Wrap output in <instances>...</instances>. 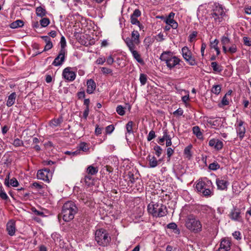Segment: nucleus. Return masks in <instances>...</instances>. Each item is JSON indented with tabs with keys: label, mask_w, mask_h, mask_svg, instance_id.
<instances>
[{
	"label": "nucleus",
	"mask_w": 251,
	"mask_h": 251,
	"mask_svg": "<svg viewBox=\"0 0 251 251\" xmlns=\"http://www.w3.org/2000/svg\"><path fill=\"white\" fill-rule=\"evenodd\" d=\"M78 208L74 202L68 201L65 202L62 208L61 215L65 222H70L74 218L75 214L77 212Z\"/></svg>",
	"instance_id": "obj_1"
},
{
	"label": "nucleus",
	"mask_w": 251,
	"mask_h": 251,
	"mask_svg": "<svg viewBox=\"0 0 251 251\" xmlns=\"http://www.w3.org/2000/svg\"><path fill=\"white\" fill-rule=\"evenodd\" d=\"M148 212L155 217H162L167 214L166 206L159 203L151 202L148 205Z\"/></svg>",
	"instance_id": "obj_2"
},
{
	"label": "nucleus",
	"mask_w": 251,
	"mask_h": 251,
	"mask_svg": "<svg viewBox=\"0 0 251 251\" xmlns=\"http://www.w3.org/2000/svg\"><path fill=\"white\" fill-rule=\"evenodd\" d=\"M185 225L188 229L194 233L199 232L202 230V225L201 222L193 215L187 216Z\"/></svg>",
	"instance_id": "obj_3"
},
{
	"label": "nucleus",
	"mask_w": 251,
	"mask_h": 251,
	"mask_svg": "<svg viewBox=\"0 0 251 251\" xmlns=\"http://www.w3.org/2000/svg\"><path fill=\"white\" fill-rule=\"evenodd\" d=\"M213 184L210 180L205 177L202 180H199L196 184V188L198 191L202 193L205 197L209 196L211 193L210 188H212Z\"/></svg>",
	"instance_id": "obj_4"
},
{
	"label": "nucleus",
	"mask_w": 251,
	"mask_h": 251,
	"mask_svg": "<svg viewBox=\"0 0 251 251\" xmlns=\"http://www.w3.org/2000/svg\"><path fill=\"white\" fill-rule=\"evenodd\" d=\"M95 240L99 245L105 247L110 242L111 237L105 229L100 228L95 232Z\"/></svg>",
	"instance_id": "obj_5"
},
{
	"label": "nucleus",
	"mask_w": 251,
	"mask_h": 251,
	"mask_svg": "<svg viewBox=\"0 0 251 251\" xmlns=\"http://www.w3.org/2000/svg\"><path fill=\"white\" fill-rule=\"evenodd\" d=\"M160 59L161 61L165 62L167 66L170 69L175 67L180 61L170 51H164L160 55Z\"/></svg>",
	"instance_id": "obj_6"
},
{
	"label": "nucleus",
	"mask_w": 251,
	"mask_h": 251,
	"mask_svg": "<svg viewBox=\"0 0 251 251\" xmlns=\"http://www.w3.org/2000/svg\"><path fill=\"white\" fill-rule=\"evenodd\" d=\"M182 54L185 60L191 66H195L197 64V61L189 48L185 46L181 49Z\"/></svg>",
	"instance_id": "obj_7"
},
{
	"label": "nucleus",
	"mask_w": 251,
	"mask_h": 251,
	"mask_svg": "<svg viewBox=\"0 0 251 251\" xmlns=\"http://www.w3.org/2000/svg\"><path fill=\"white\" fill-rule=\"evenodd\" d=\"M211 17L214 18L215 22L220 23L223 20V17L225 15L222 6H215L211 13Z\"/></svg>",
	"instance_id": "obj_8"
},
{
	"label": "nucleus",
	"mask_w": 251,
	"mask_h": 251,
	"mask_svg": "<svg viewBox=\"0 0 251 251\" xmlns=\"http://www.w3.org/2000/svg\"><path fill=\"white\" fill-rule=\"evenodd\" d=\"M52 176V173L50 169H45L39 170L37 172V177L38 179L43 180L45 181L49 182Z\"/></svg>",
	"instance_id": "obj_9"
},
{
	"label": "nucleus",
	"mask_w": 251,
	"mask_h": 251,
	"mask_svg": "<svg viewBox=\"0 0 251 251\" xmlns=\"http://www.w3.org/2000/svg\"><path fill=\"white\" fill-rule=\"evenodd\" d=\"M228 216L229 218L234 221L240 222L242 220L241 210L236 206L233 207Z\"/></svg>",
	"instance_id": "obj_10"
},
{
	"label": "nucleus",
	"mask_w": 251,
	"mask_h": 251,
	"mask_svg": "<svg viewBox=\"0 0 251 251\" xmlns=\"http://www.w3.org/2000/svg\"><path fill=\"white\" fill-rule=\"evenodd\" d=\"M217 188L220 190H226L229 185V182L225 176L217 178L216 180Z\"/></svg>",
	"instance_id": "obj_11"
},
{
	"label": "nucleus",
	"mask_w": 251,
	"mask_h": 251,
	"mask_svg": "<svg viewBox=\"0 0 251 251\" xmlns=\"http://www.w3.org/2000/svg\"><path fill=\"white\" fill-rule=\"evenodd\" d=\"M237 122L238 123L235 125L236 132L240 139L241 140L245 136L246 128L245 126H243L244 122L243 121L237 120Z\"/></svg>",
	"instance_id": "obj_12"
},
{
	"label": "nucleus",
	"mask_w": 251,
	"mask_h": 251,
	"mask_svg": "<svg viewBox=\"0 0 251 251\" xmlns=\"http://www.w3.org/2000/svg\"><path fill=\"white\" fill-rule=\"evenodd\" d=\"M66 53L67 51H64L63 50H60L58 55L55 58L52 65L54 66L61 65L65 61Z\"/></svg>",
	"instance_id": "obj_13"
},
{
	"label": "nucleus",
	"mask_w": 251,
	"mask_h": 251,
	"mask_svg": "<svg viewBox=\"0 0 251 251\" xmlns=\"http://www.w3.org/2000/svg\"><path fill=\"white\" fill-rule=\"evenodd\" d=\"M62 75L65 79L70 81L74 80L76 77L75 73L71 71V68L69 67L65 68L63 70Z\"/></svg>",
	"instance_id": "obj_14"
},
{
	"label": "nucleus",
	"mask_w": 251,
	"mask_h": 251,
	"mask_svg": "<svg viewBox=\"0 0 251 251\" xmlns=\"http://www.w3.org/2000/svg\"><path fill=\"white\" fill-rule=\"evenodd\" d=\"M208 144L209 146L213 148L216 151L221 150L224 146L223 142L217 139L210 140Z\"/></svg>",
	"instance_id": "obj_15"
},
{
	"label": "nucleus",
	"mask_w": 251,
	"mask_h": 251,
	"mask_svg": "<svg viewBox=\"0 0 251 251\" xmlns=\"http://www.w3.org/2000/svg\"><path fill=\"white\" fill-rule=\"evenodd\" d=\"M175 13L171 12L167 17L165 23L173 29H176L178 26L177 23L174 20Z\"/></svg>",
	"instance_id": "obj_16"
},
{
	"label": "nucleus",
	"mask_w": 251,
	"mask_h": 251,
	"mask_svg": "<svg viewBox=\"0 0 251 251\" xmlns=\"http://www.w3.org/2000/svg\"><path fill=\"white\" fill-rule=\"evenodd\" d=\"M16 230L15 222L13 220H10L6 225V230L10 236H13L15 234Z\"/></svg>",
	"instance_id": "obj_17"
},
{
	"label": "nucleus",
	"mask_w": 251,
	"mask_h": 251,
	"mask_svg": "<svg viewBox=\"0 0 251 251\" xmlns=\"http://www.w3.org/2000/svg\"><path fill=\"white\" fill-rule=\"evenodd\" d=\"M9 174L5 178L4 180V184L7 186L9 187L10 186H12L13 187H17L19 185V182L16 178L15 177H13L11 179H9Z\"/></svg>",
	"instance_id": "obj_18"
},
{
	"label": "nucleus",
	"mask_w": 251,
	"mask_h": 251,
	"mask_svg": "<svg viewBox=\"0 0 251 251\" xmlns=\"http://www.w3.org/2000/svg\"><path fill=\"white\" fill-rule=\"evenodd\" d=\"M87 89L86 92L88 94H92L96 88V85L95 81L92 79L87 80L86 82Z\"/></svg>",
	"instance_id": "obj_19"
},
{
	"label": "nucleus",
	"mask_w": 251,
	"mask_h": 251,
	"mask_svg": "<svg viewBox=\"0 0 251 251\" xmlns=\"http://www.w3.org/2000/svg\"><path fill=\"white\" fill-rule=\"evenodd\" d=\"M141 12L139 9H135L130 16V22L133 25L140 24V22L138 20L137 17L140 16Z\"/></svg>",
	"instance_id": "obj_20"
},
{
	"label": "nucleus",
	"mask_w": 251,
	"mask_h": 251,
	"mask_svg": "<svg viewBox=\"0 0 251 251\" xmlns=\"http://www.w3.org/2000/svg\"><path fill=\"white\" fill-rule=\"evenodd\" d=\"M134 125V123L131 121L128 122V123L126 125V129L127 132V133H126V139L127 141H128V140L127 136L128 135H130V134L133 135L134 131L133 127Z\"/></svg>",
	"instance_id": "obj_21"
},
{
	"label": "nucleus",
	"mask_w": 251,
	"mask_h": 251,
	"mask_svg": "<svg viewBox=\"0 0 251 251\" xmlns=\"http://www.w3.org/2000/svg\"><path fill=\"white\" fill-rule=\"evenodd\" d=\"M125 42L126 43V45L128 47L129 50L130 52L132 51L133 50H135L136 48L135 45H136L135 43H134V41L130 38H126L125 40Z\"/></svg>",
	"instance_id": "obj_22"
},
{
	"label": "nucleus",
	"mask_w": 251,
	"mask_h": 251,
	"mask_svg": "<svg viewBox=\"0 0 251 251\" xmlns=\"http://www.w3.org/2000/svg\"><path fill=\"white\" fill-rule=\"evenodd\" d=\"M16 98V94L15 92L12 93L8 97V100L6 102V105L8 107L12 106L15 102Z\"/></svg>",
	"instance_id": "obj_23"
},
{
	"label": "nucleus",
	"mask_w": 251,
	"mask_h": 251,
	"mask_svg": "<svg viewBox=\"0 0 251 251\" xmlns=\"http://www.w3.org/2000/svg\"><path fill=\"white\" fill-rule=\"evenodd\" d=\"M231 243L227 239H223L222 240L220 247H222L223 249L229 251L230 249Z\"/></svg>",
	"instance_id": "obj_24"
},
{
	"label": "nucleus",
	"mask_w": 251,
	"mask_h": 251,
	"mask_svg": "<svg viewBox=\"0 0 251 251\" xmlns=\"http://www.w3.org/2000/svg\"><path fill=\"white\" fill-rule=\"evenodd\" d=\"M89 145L85 142L80 143L77 147V150L79 151V153H80L81 151L84 152H88L89 151Z\"/></svg>",
	"instance_id": "obj_25"
},
{
	"label": "nucleus",
	"mask_w": 251,
	"mask_h": 251,
	"mask_svg": "<svg viewBox=\"0 0 251 251\" xmlns=\"http://www.w3.org/2000/svg\"><path fill=\"white\" fill-rule=\"evenodd\" d=\"M36 13L37 16L42 18L46 16L47 12L45 8L41 6H39L36 8Z\"/></svg>",
	"instance_id": "obj_26"
},
{
	"label": "nucleus",
	"mask_w": 251,
	"mask_h": 251,
	"mask_svg": "<svg viewBox=\"0 0 251 251\" xmlns=\"http://www.w3.org/2000/svg\"><path fill=\"white\" fill-rule=\"evenodd\" d=\"M133 58L139 63L143 64L144 61L142 59L140 54L135 50L131 51Z\"/></svg>",
	"instance_id": "obj_27"
},
{
	"label": "nucleus",
	"mask_w": 251,
	"mask_h": 251,
	"mask_svg": "<svg viewBox=\"0 0 251 251\" xmlns=\"http://www.w3.org/2000/svg\"><path fill=\"white\" fill-rule=\"evenodd\" d=\"M148 157H149V162L150 168H155L158 165V161L154 156H152L150 158L149 155Z\"/></svg>",
	"instance_id": "obj_28"
},
{
	"label": "nucleus",
	"mask_w": 251,
	"mask_h": 251,
	"mask_svg": "<svg viewBox=\"0 0 251 251\" xmlns=\"http://www.w3.org/2000/svg\"><path fill=\"white\" fill-rule=\"evenodd\" d=\"M139 36V33L137 31L134 30L131 33L132 39L137 45L140 43Z\"/></svg>",
	"instance_id": "obj_29"
},
{
	"label": "nucleus",
	"mask_w": 251,
	"mask_h": 251,
	"mask_svg": "<svg viewBox=\"0 0 251 251\" xmlns=\"http://www.w3.org/2000/svg\"><path fill=\"white\" fill-rule=\"evenodd\" d=\"M211 66L214 72L221 73L223 70L222 67L219 65L216 62H211Z\"/></svg>",
	"instance_id": "obj_30"
},
{
	"label": "nucleus",
	"mask_w": 251,
	"mask_h": 251,
	"mask_svg": "<svg viewBox=\"0 0 251 251\" xmlns=\"http://www.w3.org/2000/svg\"><path fill=\"white\" fill-rule=\"evenodd\" d=\"M2 160L3 163L7 166L10 165L12 161V157L8 153L5 154L2 157Z\"/></svg>",
	"instance_id": "obj_31"
},
{
	"label": "nucleus",
	"mask_w": 251,
	"mask_h": 251,
	"mask_svg": "<svg viewBox=\"0 0 251 251\" xmlns=\"http://www.w3.org/2000/svg\"><path fill=\"white\" fill-rule=\"evenodd\" d=\"M23 25V21L20 20H18L11 23L10 25V26L12 28H16L18 27H22Z\"/></svg>",
	"instance_id": "obj_32"
},
{
	"label": "nucleus",
	"mask_w": 251,
	"mask_h": 251,
	"mask_svg": "<svg viewBox=\"0 0 251 251\" xmlns=\"http://www.w3.org/2000/svg\"><path fill=\"white\" fill-rule=\"evenodd\" d=\"M98 172V168L92 166H89L87 169V173L89 175H94L96 174Z\"/></svg>",
	"instance_id": "obj_33"
},
{
	"label": "nucleus",
	"mask_w": 251,
	"mask_h": 251,
	"mask_svg": "<svg viewBox=\"0 0 251 251\" xmlns=\"http://www.w3.org/2000/svg\"><path fill=\"white\" fill-rule=\"evenodd\" d=\"M192 148V146L190 145L187 147H186L184 151V153L186 156V157L190 159L192 156V154L191 152V150Z\"/></svg>",
	"instance_id": "obj_34"
},
{
	"label": "nucleus",
	"mask_w": 251,
	"mask_h": 251,
	"mask_svg": "<svg viewBox=\"0 0 251 251\" xmlns=\"http://www.w3.org/2000/svg\"><path fill=\"white\" fill-rule=\"evenodd\" d=\"M220 167V166L217 161H214V162L210 163L208 166V168L213 171H216L219 169Z\"/></svg>",
	"instance_id": "obj_35"
},
{
	"label": "nucleus",
	"mask_w": 251,
	"mask_h": 251,
	"mask_svg": "<svg viewBox=\"0 0 251 251\" xmlns=\"http://www.w3.org/2000/svg\"><path fill=\"white\" fill-rule=\"evenodd\" d=\"M221 91V86L220 85H214L211 89V92L215 94V95H218L219 94Z\"/></svg>",
	"instance_id": "obj_36"
},
{
	"label": "nucleus",
	"mask_w": 251,
	"mask_h": 251,
	"mask_svg": "<svg viewBox=\"0 0 251 251\" xmlns=\"http://www.w3.org/2000/svg\"><path fill=\"white\" fill-rule=\"evenodd\" d=\"M40 23L42 27H45L49 25L50 21L48 18H43L40 21Z\"/></svg>",
	"instance_id": "obj_37"
},
{
	"label": "nucleus",
	"mask_w": 251,
	"mask_h": 251,
	"mask_svg": "<svg viewBox=\"0 0 251 251\" xmlns=\"http://www.w3.org/2000/svg\"><path fill=\"white\" fill-rule=\"evenodd\" d=\"M62 122V118H58L56 119L52 120L50 121V125L51 126H59Z\"/></svg>",
	"instance_id": "obj_38"
},
{
	"label": "nucleus",
	"mask_w": 251,
	"mask_h": 251,
	"mask_svg": "<svg viewBox=\"0 0 251 251\" xmlns=\"http://www.w3.org/2000/svg\"><path fill=\"white\" fill-rule=\"evenodd\" d=\"M84 181L86 185L90 186L93 184L92 177L90 175H86L84 178Z\"/></svg>",
	"instance_id": "obj_39"
},
{
	"label": "nucleus",
	"mask_w": 251,
	"mask_h": 251,
	"mask_svg": "<svg viewBox=\"0 0 251 251\" xmlns=\"http://www.w3.org/2000/svg\"><path fill=\"white\" fill-rule=\"evenodd\" d=\"M125 109H126V107H124L122 105H119L116 108V112L120 115L123 116L125 114Z\"/></svg>",
	"instance_id": "obj_40"
},
{
	"label": "nucleus",
	"mask_w": 251,
	"mask_h": 251,
	"mask_svg": "<svg viewBox=\"0 0 251 251\" xmlns=\"http://www.w3.org/2000/svg\"><path fill=\"white\" fill-rule=\"evenodd\" d=\"M167 228H168L176 230V231H175V232L176 233H179V230L178 229H177V226L176 223H170L167 225Z\"/></svg>",
	"instance_id": "obj_41"
},
{
	"label": "nucleus",
	"mask_w": 251,
	"mask_h": 251,
	"mask_svg": "<svg viewBox=\"0 0 251 251\" xmlns=\"http://www.w3.org/2000/svg\"><path fill=\"white\" fill-rule=\"evenodd\" d=\"M193 132L198 137L202 135V133L200 131V128L198 126H195L193 127Z\"/></svg>",
	"instance_id": "obj_42"
},
{
	"label": "nucleus",
	"mask_w": 251,
	"mask_h": 251,
	"mask_svg": "<svg viewBox=\"0 0 251 251\" xmlns=\"http://www.w3.org/2000/svg\"><path fill=\"white\" fill-rule=\"evenodd\" d=\"M153 150H154L155 153L157 157H159L162 154V149L160 146L158 145L155 146L153 148Z\"/></svg>",
	"instance_id": "obj_43"
},
{
	"label": "nucleus",
	"mask_w": 251,
	"mask_h": 251,
	"mask_svg": "<svg viewBox=\"0 0 251 251\" xmlns=\"http://www.w3.org/2000/svg\"><path fill=\"white\" fill-rule=\"evenodd\" d=\"M229 104V99H227L226 96H224L221 101V103L219 104V106L222 107L223 106L227 105Z\"/></svg>",
	"instance_id": "obj_44"
},
{
	"label": "nucleus",
	"mask_w": 251,
	"mask_h": 251,
	"mask_svg": "<svg viewBox=\"0 0 251 251\" xmlns=\"http://www.w3.org/2000/svg\"><path fill=\"white\" fill-rule=\"evenodd\" d=\"M60 43L61 46L60 50H63L64 51H66L65 49L66 46V39L63 36H62L61 38Z\"/></svg>",
	"instance_id": "obj_45"
},
{
	"label": "nucleus",
	"mask_w": 251,
	"mask_h": 251,
	"mask_svg": "<svg viewBox=\"0 0 251 251\" xmlns=\"http://www.w3.org/2000/svg\"><path fill=\"white\" fill-rule=\"evenodd\" d=\"M31 211L37 216L42 217H46V215L44 214L43 212L37 210L35 207H32L31 208Z\"/></svg>",
	"instance_id": "obj_46"
},
{
	"label": "nucleus",
	"mask_w": 251,
	"mask_h": 251,
	"mask_svg": "<svg viewBox=\"0 0 251 251\" xmlns=\"http://www.w3.org/2000/svg\"><path fill=\"white\" fill-rule=\"evenodd\" d=\"M139 80L141 85H144L147 82V75L144 74H141L140 75Z\"/></svg>",
	"instance_id": "obj_47"
},
{
	"label": "nucleus",
	"mask_w": 251,
	"mask_h": 251,
	"mask_svg": "<svg viewBox=\"0 0 251 251\" xmlns=\"http://www.w3.org/2000/svg\"><path fill=\"white\" fill-rule=\"evenodd\" d=\"M221 43L222 45L226 46L230 43V39L228 37L224 36L222 37Z\"/></svg>",
	"instance_id": "obj_48"
},
{
	"label": "nucleus",
	"mask_w": 251,
	"mask_h": 251,
	"mask_svg": "<svg viewBox=\"0 0 251 251\" xmlns=\"http://www.w3.org/2000/svg\"><path fill=\"white\" fill-rule=\"evenodd\" d=\"M0 197L4 200H6L8 199V197L7 196L6 193L4 192V191L2 189V187H0Z\"/></svg>",
	"instance_id": "obj_49"
},
{
	"label": "nucleus",
	"mask_w": 251,
	"mask_h": 251,
	"mask_svg": "<svg viewBox=\"0 0 251 251\" xmlns=\"http://www.w3.org/2000/svg\"><path fill=\"white\" fill-rule=\"evenodd\" d=\"M23 144V141L19 138L15 139L13 143V145L15 147H20Z\"/></svg>",
	"instance_id": "obj_50"
},
{
	"label": "nucleus",
	"mask_w": 251,
	"mask_h": 251,
	"mask_svg": "<svg viewBox=\"0 0 251 251\" xmlns=\"http://www.w3.org/2000/svg\"><path fill=\"white\" fill-rule=\"evenodd\" d=\"M156 137L155 132L153 130H151L150 131L148 137H147V140L148 141H150L151 140H152L153 138H154Z\"/></svg>",
	"instance_id": "obj_51"
},
{
	"label": "nucleus",
	"mask_w": 251,
	"mask_h": 251,
	"mask_svg": "<svg viewBox=\"0 0 251 251\" xmlns=\"http://www.w3.org/2000/svg\"><path fill=\"white\" fill-rule=\"evenodd\" d=\"M243 42L245 45L247 46H251V39L248 37H243Z\"/></svg>",
	"instance_id": "obj_52"
},
{
	"label": "nucleus",
	"mask_w": 251,
	"mask_h": 251,
	"mask_svg": "<svg viewBox=\"0 0 251 251\" xmlns=\"http://www.w3.org/2000/svg\"><path fill=\"white\" fill-rule=\"evenodd\" d=\"M219 40L217 39H215L213 42H210V47L211 48L217 49L218 48V45L219 44Z\"/></svg>",
	"instance_id": "obj_53"
},
{
	"label": "nucleus",
	"mask_w": 251,
	"mask_h": 251,
	"mask_svg": "<svg viewBox=\"0 0 251 251\" xmlns=\"http://www.w3.org/2000/svg\"><path fill=\"white\" fill-rule=\"evenodd\" d=\"M237 50V46L235 44H233L232 46L229 48L228 50V51H229L231 53H234Z\"/></svg>",
	"instance_id": "obj_54"
},
{
	"label": "nucleus",
	"mask_w": 251,
	"mask_h": 251,
	"mask_svg": "<svg viewBox=\"0 0 251 251\" xmlns=\"http://www.w3.org/2000/svg\"><path fill=\"white\" fill-rule=\"evenodd\" d=\"M32 188H35L37 190H40L43 188L42 185L38 182H33L31 185Z\"/></svg>",
	"instance_id": "obj_55"
},
{
	"label": "nucleus",
	"mask_w": 251,
	"mask_h": 251,
	"mask_svg": "<svg viewBox=\"0 0 251 251\" xmlns=\"http://www.w3.org/2000/svg\"><path fill=\"white\" fill-rule=\"evenodd\" d=\"M174 150L173 149H172L171 148L168 147L167 149V155L168 158H169V160L170 159V157L174 154Z\"/></svg>",
	"instance_id": "obj_56"
},
{
	"label": "nucleus",
	"mask_w": 251,
	"mask_h": 251,
	"mask_svg": "<svg viewBox=\"0 0 251 251\" xmlns=\"http://www.w3.org/2000/svg\"><path fill=\"white\" fill-rule=\"evenodd\" d=\"M100 70L103 74H109L112 73V72L111 69L106 67H101Z\"/></svg>",
	"instance_id": "obj_57"
},
{
	"label": "nucleus",
	"mask_w": 251,
	"mask_h": 251,
	"mask_svg": "<svg viewBox=\"0 0 251 251\" xmlns=\"http://www.w3.org/2000/svg\"><path fill=\"white\" fill-rule=\"evenodd\" d=\"M197 31H193L191 34H190L189 36V41L190 42H193L194 39L197 37Z\"/></svg>",
	"instance_id": "obj_58"
},
{
	"label": "nucleus",
	"mask_w": 251,
	"mask_h": 251,
	"mask_svg": "<svg viewBox=\"0 0 251 251\" xmlns=\"http://www.w3.org/2000/svg\"><path fill=\"white\" fill-rule=\"evenodd\" d=\"M233 237L237 240L241 239V233L238 231H236L232 233Z\"/></svg>",
	"instance_id": "obj_59"
},
{
	"label": "nucleus",
	"mask_w": 251,
	"mask_h": 251,
	"mask_svg": "<svg viewBox=\"0 0 251 251\" xmlns=\"http://www.w3.org/2000/svg\"><path fill=\"white\" fill-rule=\"evenodd\" d=\"M114 129V127L112 125H109L106 127L105 131L106 133L110 134Z\"/></svg>",
	"instance_id": "obj_60"
},
{
	"label": "nucleus",
	"mask_w": 251,
	"mask_h": 251,
	"mask_svg": "<svg viewBox=\"0 0 251 251\" xmlns=\"http://www.w3.org/2000/svg\"><path fill=\"white\" fill-rule=\"evenodd\" d=\"M128 178H129V180H128V183H134L135 182V178L134 177V175L133 174L129 172L128 174Z\"/></svg>",
	"instance_id": "obj_61"
},
{
	"label": "nucleus",
	"mask_w": 251,
	"mask_h": 251,
	"mask_svg": "<svg viewBox=\"0 0 251 251\" xmlns=\"http://www.w3.org/2000/svg\"><path fill=\"white\" fill-rule=\"evenodd\" d=\"M163 137L165 139V140H169L172 139L171 136L168 134V130L165 129L163 131Z\"/></svg>",
	"instance_id": "obj_62"
},
{
	"label": "nucleus",
	"mask_w": 251,
	"mask_h": 251,
	"mask_svg": "<svg viewBox=\"0 0 251 251\" xmlns=\"http://www.w3.org/2000/svg\"><path fill=\"white\" fill-rule=\"evenodd\" d=\"M53 47L52 43L51 42L47 43L45 46L43 51H46L51 49Z\"/></svg>",
	"instance_id": "obj_63"
},
{
	"label": "nucleus",
	"mask_w": 251,
	"mask_h": 251,
	"mask_svg": "<svg viewBox=\"0 0 251 251\" xmlns=\"http://www.w3.org/2000/svg\"><path fill=\"white\" fill-rule=\"evenodd\" d=\"M106 61L104 57H99L96 60V63L98 64L102 65Z\"/></svg>",
	"instance_id": "obj_64"
}]
</instances>
